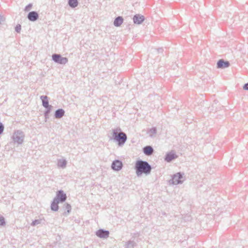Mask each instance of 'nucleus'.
<instances>
[{
  "instance_id": "nucleus-1",
  "label": "nucleus",
  "mask_w": 248,
  "mask_h": 248,
  "mask_svg": "<svg viewBox=\"0 0 248 248\" xmlns=\"http://www.w3.org/2000/svg\"><path fill=\"white\" fill-rule=\"evenodd\" d=\"M108 137L109 140L117 142L119 146H123L127 140L126 134L122 132L119 127L112 129L108 135Z\"/></svg>"
},
{
  "instance_id": "nucleus-7",
  "label": "nucleus",
  "mask_w": 248,
  "mask_h": 248,
  "mask_svg": "<svg viewBox=\"0 0 248 248\" xmlns=\"http://www.w3.org/2000/svg\"><path fill=\"white\" fill-rule=\"evenodd\" d=\"M111 167L113 170L119 171L122 169L123 163L122 161L119 160H115L112 162Z\"/></svg>"
},
{
  "instance_id": "nucleus-18",
  "label": "nucleus",
  "mask_w": 248,
  "mask_h": 248,
  "mask_svg": "<svg viewBox=\"0 0 248 248\" xmlns=\"http://www.w3.org/2000/svg\"><path fill=\"white\" fill-rule=\"evenodd\" d=\"M68 5L72 8L76 7L78 5V0H68Z\"/></svg>"
},
{
  "instance_id": "nucleus-17",
  "label": "nucleus",
  "mask_w": 248,
  "mask_h": 248,
  "mask_svg": "<svg viewBox=\"0 0 248 248\" xmlns=\"http://www.w3.org/2000/svg\"><path fill=\"white\" fill-rule=\"evenodd\" d=\"M67 164V161L65 159H59L58 161V166L62 168H65Z\"/></svg>"
},
{
  "instance_id": "nucleus-11",
  "label": "nucleus",
  "mask_w": 248,
  "mask_h": 248,
  "mask_svg": "<svg viewBox=\"0 0 248 248\" xmlns=\"http://www.w3.org/2000/svg\"><path fill=\"white\" fill-rule=\"evenodd\" d=\"M177 155L173 151L167 153L165 157V160L168 162H170L172 160L176 158Z\"/></svg>"
},
{
  "instance_id": "nucleus-16",
  "label": "nucleus",
  "mask_w": 248,
  "mask_h": 248,
  "mask_svg": "<svg viewBox=\"0 0 248 248\" xmlns=\"http://www.w3.org/2000/svg\"><path fill=\"white\" fill-rule=\"evenodd\" d=\"M137 246V243L134 241L129 240L125 243V248H134Z\"/></svg>"
},
{
  "instance_id": "nucleus-15",
  "label": "nucleus",
  "mask_w": 248,
  "mask_h": 248,
  "mask_svg": "<svg viewBox=\"0 0 248 248\" xmlns=\"http://www.w3.org/2000/svg\"><path fill=\"white\" fill-rule=\"evenodd\" d=\"M60 202L56 201V199H53L51 204V209L53 211H57L59 209L58 204Z\"/></svg>"
},
{
  "instance_id": "nucleus-12",
  "label": "nucleus",
  "mask_w": 248,
  "mask_h": 248,
  "mask_svg": "<svg viewBox=\"0 0 248 248\" xmlns=\"http://www.w3.org/2000/svg\"><path fill=\"white\" fill-rule=\"evenodd\" d=\"M143 152L146 155H151L154 153V149L152 146L148 145L143 148Z\"/></svg>"
},
{
  "instance_id": "nucleus-4",
  "label": "nucleus",
  "mask_w": 248,
  "mask_h": 248,
  "mask_svg": "<svg viewBox=\"0 0 248 248\" xmlns=\"http://www.w3.org/2000/svg\"><path fill=\"white\" fill-rule=\"evenodd\" d=\"M52 60L56 63L65 64L68 62V59L66 57H62L60 54H53L52 55Z\"/></svg>"
},
{
  "instance_id": "nucleus-23",
  "label": "nucleus",
  "mask_w": 248,
  "mask_h": 248,
  "mask_svg": "<svg viewBox=\"0 0 248 248\" xmlns=\"http://www.w3.org/2000/svg\"><path fill=\"white\" fill-rule=\"evenodd\" d=\"M18 138V136L17 135H14L13 136V138L14 139V140H15V141L18 142V143H21L22 141V140H20V139H17V138Z\"/></svg>"
},
{
  "instance_id": "nucleus-27",
  "label": "nucleus",
  "mask_w": 248,
  "mask_h": 248,
  "mask_svg": "<svg viewBox=\"0 0 248 248\" xmlns=\"http://www.w3.org/2000/svg\"><path fill=\"white\" fill-rule=\"evenodd\" d=\"M243 89L245 90H248V83H246L244 85Z\"/></svg>"
},
{
  "instance_id": "nucleus-30",
  "label": "nucleus",
  "mask_w": 248,
  "mask_h": 248,
  "mask_svg": "<svg viewBox=\"0 0 248 248\" xmlns=\"http://www.w3.org/2000/svg\"><path fill=\"white\" fill-rule=\"evenodd\" d=\"M162 50H163V49L162 48H159L157 49V51L158 52H161L162 51Z\"/></svg>"
},
{
  "instance_id": "nucleus-29",
  "label": "nucleus",
  "mask_w": 248,
  "mask_h": 248,
  "mask_svg": "<svg viewBox=\"0 0 248 248\" xmlns=\"http://www.w3.org/2000/svg\"><path fill=\"white\" fill-rule=\"evenodd\" d=\"M28 17L30 20H31V12L29 13Z\"/></svg>"
},
{
  "instance_id": "nucleus-13",
  "label": "nucleus",
  "mask_w": 248,
  "mask_h": 248,
  "mask_svg": "<svg viewBox=\"0 0 248 248\" xmlns=\"http://www.w3.org/2000/svg\"><path fill=\"white\" fill-rule=\"evenodd\" d=\"M64 113L65 111L63 109L59 108L55 111L54 116L56 118L60 119L64 116Z\"/></svg>"
},
{
  "instance_id": "nucleus-26",
  "label": "nucleus",
  "mask_w": 248,
  "mask_h": 248,
  "mask_svg": "<svg viewBox=\"0 0 248 248\" xmlns=\"http://www.w3.org/2000/svg\"><path fill=\"white\" fill-rule=\"evenodd\" d=\"M4 129V127L1 123H0V134H1Z\"/></svg>"
},
{
  "instance_id": "nucleus-22",
  "label": "nucleus",
  "mask_w": 248,
  "mask_h": 248,
  "mask_svg": "<svg viewBox=\"0 0 248 248\" xmlns=\"http://www.w3.org/2000/svg\"><path fill=\"white\" fill-rule=\"evenodd\" d=\"M41 219H36L32 222V226H35L41 223Z\"/></svg>"
},
{
  "instance_id": "nucleus-9",
  "label": "nucleus",
  "mask_w": 248,
  "mask_h": 248,
  "mask_svg": "<svg viewBox=\"0 0 248 248\" xmlns=\"http://www.w3.org/2000/svg\"><path fill=\"white\" fill-rule=\"evenodd\" d=\"M218 68L224 69L229 67L230 64L228 61H225L223 59H220L217 63Z\"/></svg>"
},
{
  "instance_id": "nucleus-19",
  "label": "nucleus",
  "mask_w": 248,
  "mask_h": 248,
  "mask_svg": "<svg viewBox=\"0 0 248 248\" xmlns=\"http://www.w3.org/2000/svg\"><path fill=\"white\" fill-rule=\"evenodd\" d=\"M156 132V128L155 127H153L149 130L148 134L149 135L150 137L153 138L155 137Z\"/></svg>"
},
{
  "instance_id": "nucleus-21",
  "label": "nucleus",
  "mask_w": 248,
  "mask_h": 248,
  "mask_svg": "<svg viewBox=\"0 0 248 248\" xmlns=\"http://www.w3.org/2000/svg\"><path fill=\"white\" fill-rule=\"evenodd\" d=\"M38 13L35 11H32V21H35L38 18Z\"/></svg>"
},
{
  "instance_id": "nucleus-6",
  "label": "nucleus",
  "mask_w": 248,
  "mask_h": 248,
  "mask_svg": "<svg viewBox=\"0 0 248 248\" xmlns=\"http://www.w3.org/2000/svg\"><path fill=\"white\" fill-rule=\"evenodd\" d=\"M67 198V196L65 193H64L62 190H59L57 192L56 196L54 199H56L59 202H64Z\"/></svg>"
},
{
  "instance_id": "nucleus-5",
  "label": "nucleus",
  "mask_w": 248,
  "mask_h": 248,
  "mask_svg": "<svg viewBox=\"0 0 248 248\" xmlns=\"http://www.w3.org/2000/svg\"><path fill=\"white\" fill-rule=\"evenodd\" d=\"M183 175L180 172L174 174L172 179L169 180L170 184L177 185L182 184L184 181Z\"/></svg>"
},
{
  "instance_id": "nucleus-20",
  "label": "nucleus",
  "mask_w": 248,
  "mask_h": 248,
  "mask_svg": "<svg viewBox=\"0 0 248 248\" xmlns=\"http://www.w3.org/2000/svg\"><path fill=\"white\" fill-rule=\"evenodd\" d=\"M63 208H65V210H67V212H65L64 213V215L65 216H67L69 214L71 210V206L68 203H65L63 205Z\"/></svg>"
},
{
  "instance_id": "nucleus-8",
  "label": "nucleus",
  "mask_w": 248,
  "mask_h": 248,
  "mask_svg": "<svg viewBox=\"0 0 248 248\" xmlns=\"http://www.w3.org/2000/svg\"><path fill=\"white\" fill-rule=\"evenodd\" d=\"M133 22L136 24H141L145 20L144 16L140 14H136L133 17Z\"/></svg>"
},
{
  "instance_id": "nucleus-2",
  "label": "nucleus",
  "mask_w": 248,
  "mask_h": 248,
  "mask_svg": "<svg viewBox=\"0 0 248 248\" xmlns=\"http://www.w3.org/2000/svg\"><path fill=\"white\" fill-rule=\"evenodd\" d=\"M136 174L138 176H140L142 174L148 175L150 173L151 166L145 161L139 160L136 161L135 166Z\"/></svg>"
},
{
  "instance_id": "nucleus-24",
  "label": "nucleus",
  "mask_w": 248,
  "mask_h": 248,
  "mask_svg": "<svg viewBox=\"0 0 248 248\" xmlns=\"http://www.w3.org/2000/svg\"><path fill=\"white\" fill-rule=\"evenodd\" d=\"M16 30L17 32H19L21 30V26L20 25H17L16 27Z\"/></svg>"
},
{
  "instance_id": "nucleus-14",
  "label": "nucleus",
  "mask_w": 248,
  "mask_h": 248,
  "mask_svg": "<svg viewBox=\"0 0 248 248\" xmlns=\"http://www.w3.org/2000/svg\"><path fill=\"white\" fill-rule=\"evenodd\" d=\"M124 19L122 16L117 17L114 20L113 24L115 27H119L123 23Z\"/></svg>"
},
{
  "instance_id": "nucleus-25",
  "label": "nucleus",
  "mask_w": 248,
  "mask_h": 248,
  "mask_svg": "<svg viewBox=\"0 0 248 248\" xmlns=\"http://www.w3.org/2000/svg\"><path fill=\"white\" fill-rule=\"evenodd\" d=\"M4 219L3 217L0 218V225H2L4 224Z\"/></svg>"
},
{
  "instance_id": "nucleus-28",
  "label": "nucleus",
  "mask_w": 248,
  "mask_h": 248,
  "mask_svg": "<svg viewBox=\"0 0 248 248\" xmlns=\"http://www.w3.org/2000/svg\"><path fill=\"white\" fill-rule=\"evenodd\" d=\"M31 7L30 5L27 6L25 9L26 11H29L30 10Z\"/></svg>"
},
{
  "instance_id": "nucleus-3",
  "label": "nucleus",
  "mask_w": 248,
  "mask_h": 248,
  "mask_svg": "<svg viewBox=\"0 0 248 248\" xmlns=\"http://www.w3.org/2000/svg\"><path fill=\"white\" fill-rule=\"evenodd\" d=\"M40 99L42 101V105L46 109V110L45 112V117H46L49 114L52 107L49 105L47 97L46 96L42 95L40 97Z\"/></svg>"
},
{
  "instance_id": "nucleus-10",
  "label": "nucleus",
  "mask_w": 248,
  "mask_h": 248,
  "mask_svg": "<svg viewBox=\"0 0 248 248\" xmlns=\"http://www.w3.org/2000/svg\"><path fill=\"white\" fill-rule=\"evenodd\" d=\"M109 232L108 231L104 230L103 229H99L96 232V235L102 238H106L108 237Z\"/></svg>"
}]
</instances>
